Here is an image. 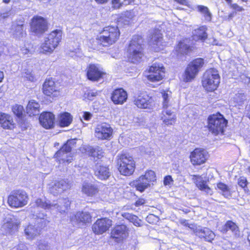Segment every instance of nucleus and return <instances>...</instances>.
<instances>
[{"label":"nucleus","instance_id":"nucleus-1","mask_svg":"<svg viewBox=\"0 0 250 250\" xmlns=\"http://www.w3.org/2000/svg\"><path fill=\"white\" fill-rule=\"evenodd\" d=\"M70 205V202L67 198L60 199L56 201H53L52 203L49 201L39 198L32 202V207L41 208L62 213L65 212L68 209Z\"/></svg>","mask_w":250,"mask_h":250},{"label":"nucleus","instance_id":"nucleus-2","mask_svg":"<svg viewBox=\"0 0 250 250\" xmlns=\"http://www.w3.org/2000/svg\"><path fill=\"white\" fill-rule=\"evenodd\" d=\"M120 35L118 27L109 26L103 29L97 36L96 40L99 44L104 47H108L117 41Z\"/></svg>","mask_w":250,"mask_h":250},{"label":"nucleus","instance_id":"nucleus-3","mask_svg":"<svg viewBox=\"0 0 250 250\" xmlns=\"http://www.w3.org/2000/svg\"><path fill=\"white\" fill-rule=\"evenodd\" d=\"M143 39L139 35H135L130 41L127 49L128 59L133 63L140 62L144 56Z\"/></svg>","mask_w":250,"mask_h":250},{"label":"nucleus","instance_id":"nucleus-4","mask_svg":"<svg viewBox=\"0 0 250 250\" xmlns=\"http://www.w3.org/2000/svg\"><path fill=\"white\" fill-rule=\"evenodd\" d=\"M62 31L56 29L47 34L41 46V51L43 53H51L58 46L62 38Z\"/></svg>","mask_w":250,"mask_h":250},{"label":"nucleus","instance_id":"nucleus-5","mask_svg":"<svg viewBox=\"0 0 250 250\" xmlns=\"http://www.w3.org/2000/svg\"><path fill=\"white\" fill-rule=\"evenodd\" d=\"M220 82V77L218 71L214 68L207 70L204 73L202 81L203 86L208 91L216 89Z\"/></svg>","mask_w":250,"mask_h":250},{"label":"nucleus","instance_id":"nucleus-6","mask_svg":"<svg viewBox=\"0 0 250 250\" xmlns=\"http://www.w3.org/2000/svg\"><path fill=\"white\" fill-rule=\"evenodd\" d=\"M208 122L209 130L215 135H217L220 133L223 134L224 128L228 123L227 120L220 113L209 116Z\"/></svg>","mask_w":250,"mask_h":250},{"label":"nucleus","instance_id":"nucleus-7","mask_svg":"<svg viewBox=\"0 0 250 250\" xmlns=\"http://www.w3.org/2000/svg\"><path fill=\"white\" fill-rule=\"evenodd\" d=\"M28 196L23 190L12 191L8 197L7 203L12 208H21L27 204Z\"/></svg>","mask_w":250,"mask_h":250},{"label":"nucleus","instance_id":"nucleus-8","mask_svg":"<svg viewBox=\"0 0 250 250\" xmlns=\"http://www.w3.org/2000/svg\"><path fill=\"white\" fill-rule=\"evenodd\" d=\"M118 163L119 165L118 169L122 175L128 176L133 174L135 164L133 158L129 154H121Z\"/></svg>","mask_w":250,"mask_h":250},{"label":"nucleus","instance_id":"nucleus-9","mask_svg":"<svg viewBox=\"0 0 250 250\" xmlns=\"http://www.w3.org/2000/svg\"><path fill=\"white\" fill-rule=\"evenodd\" d=\"M204 63V60L202 58H197L191 62L185 70L183 77L184 81L188 82L194 79L203 66Z\"/></svg>","mask_w":250,"mask_h":250},{"label":"nucleus","instance_id":"nucleus-10","mask_svg":"<svg viewBox=\"0 0 250 250\" xmlns=\"http://www.w3.org/2000/svg\"><path fill=\"white\" fill-rule=\"evenodd\" d=\"M156 180L155 172L152 170L146 171L145 175H142L133 183L136 189L143 192L146 189L150 187L151 184Z\"/></svg>","mask_w":250,"mask_h":250},{"label":"nucleus","instance_id":"nucleus-11","mask_svg":"<svg viewBox=\"0 0 250 250\" xmlns=\"http://www.w3.org/2000/svg\"><path fill=\"white\" fill-rule=\"evenodd\" d=\"M31 31L36 36L43 34L48 29L46 20L41 16H34L30 24Z\"/></svg>","mask_w":250,"mask_h":250},{"label":"nucleus","instance_id":"nucleus-12","mask_svg":"<svg viewBox=\"0 0 250 250\" xmlns=\"http://www.w3.org/2000/svg\"><path fill=\"white\" fill-rule=\"evenodd\" d=\"M148 72V80L153 82H158L164 77L165 68L162 64L154 63L149 67Z\"/></svg>","mask_w":250,"mask_h":250},{"label":"nucleus","instance_id":"nucleus-13","mask_svg":"<svg viewBox=\"0 0 250 250\" xmlns=\"http://www.w3.org/2000/svg\"><path fill=\"white\" fill-rule=\"evenodd\" d=\"M112 133V128L106 123L98 124L95 128V136L99 140H109Z\"/></svg>","mask_w":250,"mask_h":250},{"label":"nucleus","instance_id":"nucleus-14","mask_svg":"<svg viewBox=\"0 0 250 250\" xmlns=\"http://www.w3.org/2000/svg\"><path fill=\"white\" fill-rule=\"evenodd\" d=\"M73 143L74 141L73 140L68 141L56 153L55 155V157L58 160L60 163H61V161L67 163L71 162L73 160L72 157H68L67 154L71 151L72 148V146Z\"/></svg>","mask_w":250,"mask_h":250},{"label":"nucleus","instance_id":"nucleus-15","mask_svg":"<svg viewBox=\"0 0 250 250\" xmlns=\"http://www.w3.org/2000/svg\"><path fill=\"white\" fill-rule=\"evenodd\" d=\"M208 158V152L203 148L195 149L190 154V158L193 165H200L204 164Z\"/></svg>","mask_w":250,"mask_h":250},{"label":"nucleus","instance_id":"nucleus-16","mask_svg":"<svg viewBox=\"0 0 250 250\" xmlns=\"http://www.w3.org/2000/svg\"><path fill=\"white\" fill-rule=\"evenodd\" d=\"M71 188V184L67 180L62 179L56 181L49 188V192L54 195H58Z\"/></svg>","mask_w":250,"mask_h":250},{"label":"nucleus","instance_id":"nucleus-17","mask_svg":"<svg viewBox=\"0 0 250 250\" xmlns=\"http://www.w3.org/2000/svg\"><path fill=\"white\" fill-rule=\"evenodd\" d=\"M86 74L88 80L96 82L103 78L105 73L97 65L90 64L87 68Z\"/></svg>","mask_w":250,"mask_h":250},{"label":"nucleus","instance_id":"nucleus-18","mask_svg":"<svg viewBox=\"0 0 250 250\" xmlns=\"http://www.w3.org/2000/svg\"><path fill=\"white\" fill-rule=\"evenodd\" d=\"M10 32L13 37L16 39H20L24 37L26 33L24 21L20 20L14 21L11 26Z\"/></svg>","mask_w":250,"mask_h":250},{"label":"nucleus","instance_id":"nucleus-19","mask_svg":"<svg viewBox=\"0 0 250 250\" xmlns=\"http://www.w3.org/2000/svg\"><path fill=\"white\" fill-rule=\"evenodd\" d=\"M43 93L48 96L56 97L59 94L56 84L52 78L46 80L43 84Z\"/></svg>","mask_w":250,"mask_h":250},{"label":"nucleus","instance_id":"nucleus-20","mask_svg":"<svg viewBox=\"0 0 250 250\" xmlns=\"http://www.w3.org/2000/svg\"><path fill=\"white\" fill-rule=\"evenodd\" d=\"M111 226V221L107 218L98 219L92 226L93 231L97 234L105 232Z\"/></svg>","mask_w":250,"mask_h":250},{"label":"nucleus","instance_id":"nucleus-21","mask_svg":"<svg viewBox=\"0 0 250 250\" xmlns=\"http://www.w3.org/2000/svg\"><path fill=\"white\" fill-rule=\"evenodd\" d=\"M18 224L14 218L5 219L2 226V230L6 235H12L18 231Z\"/></svg>","mask_w":250,"mask_h":250},{"label":"nucleus","instance_id":"nucleus-22","mask_svg":"<svg viewBox=\"0 0 250 250\" xmlns=\"http://www.w3.org/2000/svg\"><path fill=\"white\" fill-rule=\"evenodd\" d=\"M111 236L116 242H121L127 236L126 227L124 225L116 226L111 231Z\"/></svg>","mask_w":250,"mask_h":250},{"label":"nucleus","instance_id":"nucleus-23","mask_svg":"<svg viewBox=\"0 0 250 250\" xmlns=\"http://www.w3.org/2000/svg\"><path fill=\"white\" fill-rule=\"evenodd\" d=\"M153 100L146 93H141L134 100V104L140 108H149L151 106Z\"/></svg>","mask_w":250,"mask_h":250},{"label":"nucleus","instance_id":"nucleus-24","mask_svg":"<svg viewBox=\"0 0 250 250\" xmlns=\"http://www.w3.org/2000/svg\"><path fill=\"white\" fill-rule=\"evenodd\" d=\"M41 125L46 129L52 128L54 125L55 116L51 112H45L42 113L39 118Z\"/></svg>","mask_w":250,"mask_h":250},{"label":"nucleus","instance_id":"nucleus-25","mask_svg":"<svg viewBox=\"0 0 250 250\" xmlns=\"http://www.w3.org/2000/svg\"><path fill=\"white\" fill-rule=\"evenodd\" d=\"M127 94L123 88H118L114 90L112 93L111 100L115 104H122L126 102Z\"/></svg>","mask_w":250,"mask_h":250},{"label":"nucleus","instance_id":"nucleus-26","mask_svg":"<svg viewBox=\"0 0 250 250\" xmlns=\"http://www.w3.org/2000/svg\"><path fill=\"white\" fill-rule=\"evenodd\" d=\"M195 234L201 239L208 242H211L215 238L214 233L207 228H196L194 231Z\"/></svg>","mask_w":250,"mask_h":250},{"label":"nucleus","instance_id":"nucleus-27","mask_svg":"<svg viewBox=\"0 0 250 250\" xmlns=\"http://www.w3.org/2000/svg\"><path fill=\"white\" fill-rule=\"evenodd\" d=\"M71 221L74 225L84 224L89 223L91 220V216L90 213L86 211L77 212L72 217Z\"/></svg>","mask_w":250,"mask_h":250},{"label":"nucleus","instance_id":"nucleus-28","mask_svg":"<svg viewBox=\"0 0 250 250\" xmlns=\"http://www.w3.org/2000/svg\"><path fill=\"white\" fill-rule=\"evenodd\" d=\"M84 149L87 154L95 161L104 157V152L102 148L99 146H86Z\"/></svg>","mask_w":250,"mask_h":250},{"label":"nucleus","instance_id":"nucleus-29","mask_svg":"<svg viewBox=\"0 0 250 250\" xmlns=\"http://www.w3.org/2000/svg\"><path fill=\"white\" fill-rule=\"evenodd\" d=\"M0 126L4 129H13L15 126L13 118L7 114L0 113Z\"/></svg>","mask_w":250,"mask_h":250},{"label":"nucleus","instance_id":"nucleus-30","mask_svg":"<svg viewBox=\"0 0 250 250\" xmlns=\"http://www.w3.org/2000/svg\"><path fill=\"white\" fill-rule=\"evenodd\" d=\"M161 118L166 125H172L175 122L176 116L170 109H165L162 111Z\"/></svg>","mask_w":250,"mask_h":250},{"label":"nucleus","instance_id":"nucleus-31","mask_svg":"<svg viewBox=\"0 0 250 250\" xmlns=\"http://www.w3.org/2000/svg\"><path fill=\"white\" fill-rule=\"evenodd\" d=\"M95 176L101 180H106L111 175L108 167L105 166L97 165L95 169Z\"/></svg>","mask_w":250,"mask_h":250},{"label":"nucleus","instance_id":"nucleus-32","mask_svg":"<svg viewBox=\"0 0 250 250\" xmlns=\"http://www.w3.org/2000/svg\"><path fill=\"white\" fill-rule=\"evenodd\" d=\"M207 30V27L205 25L194 29L192 31L193 39L196 41H201L204 42L208 37Z\"/></svg>","mask_w":250,"mask_h":250},{"label":"nucleus","instance_id":"nucleus-33","mask_svg":"<svg viewBox=\"0 0 250 250\" xmlns=\"http://www.w3.org/2000/svg\"><path fill=\"white\" fill-rule=\"evenodd\" d=\"M82 191L87 196H93L98 192V189L92 183L84 182L82 185Z\"/></svg>","mask_w":250,"mask_h":250},{"label":"nucleus","instance_id":"nucleus-34","mask_svg":"<svg viewBox=\"0 0 250 250\" xmlns=\"http://www.w3.org/2000/svg\"><path fill=\"white\" fill-rule=\"evenodd\" d=\"M195 10L202 15L205 21H211L212 15L208 7L202 5H198L195 6Z\"/></svg>","mask_w":250,"mask_h":250},{"label":"nucleus","instance_id":"nucleus-35","mask_svg":"<svg viewBox=\"0 0 250 250\" xmlns=\"http://www.w3.org/2000/svg\"><path fill=\"white\" fill-rule=\"evenodd\" d=\"M40 105L34 100H31L29 102L27 107V113L30 116H35L38 115L40 112Z\"/></svg>","mask_w":250,"mask_h":250},{"label":"nucleus","instance_id":"nucleus-36","mask_svg":"<svg viewBox=\"0 0 250 250\" xmlns=\"http://www.w3.org/2000/svg\"><path fill=\"white\" fill-rule=\"evenodd\" d=\"M73 117L68 112H64L61 114L59 118V124L61 127L69 126L72 121Z\"/></svg>","mask_w":250,"mask_h":250},{"label":"nucleus","instance_id":"nucleus-37","mask_svg":"<svg viewBox=\"0 0 250 250\" xmlns=\"http://www.w3.org/2000/svg\"><path fill=\"white\" fill-rule=\"evenodd\" d=\"M162 34L161 31L158 29H155L151 35L150 40L151 44L156 45L158 47L162 45Z\"/></svg>","mask_w":250,"mask_h":250},{"label":"nucleus","instance_id":"nucleus-38","mask_svg":"<svg viewBox=\"0 0 250 250\" xmlns=\"http://www.w3.org/2000/svg\"><path fill=\"white\" fill-rule=\"evenodd\" d=\"M40 229L35 228L34 226L30 225L24 229V233L27 238L33 239L40 233Z\"/></svg>","mask_w":250,"mask_h":250},{"label":"nucleus","instance_id":"nucleus-39","mask_svg":"<svg viewBox=\"0 0 250 250\" xmlns=\"http://www.w3.org/2000/svg\"><path fill=\"white\" fill-rule=\"evenodd\" d=\"M188 40L186 39L182 41H180L176 47V51L181 54H187L190 50L191 48L189 44L187 42Z\"/></svg>","mask_w":250,"mask_h":250},{"label":"nucleus","instance_id":"nucleus-40","mask_svg":"<svg viewBox=\"0 0 250 250\" xmlns=\"http://www.w3.org/2000/svg\"><path fill=\"white\" fill-rule=\"evenodd\" d=\"M229 230H230L235 234H237L239 232L238 227L235 223L231 221H227L222 229V231L224 232H226Z\"/></svg>","mask_w":250,"mask_h":250},{"label":"nucleus","instance_id":"nucleus-41","mask_svg":"<svg viewBox=\"0 0 250 250\" xmlns=\"http://www.w3.org/2000/svg\"><path fill=\"white\" fill-rule=\"evenodd\" d=\"M122 216L129 222H132L135 226L137 227L141 226V221L137 216L128 212L123 213Z\"/></svg>","mask_w":250,"mask_h":250},{"label":"nucleus","instance_id":"nucleus-42","mask_svg":"<svg viewBox=\"0 0 250 250\" xmlns=\"http://www.w3.org/2000/svg\"><path fill=\"white\" fill-rule=\"evenodd\" d=\"M100 93V91L95 90L87 89L84 91L83 97L88 100H93Z\"/></svg>","mask_w":250,"mask_h":250},{"label":"nucleus","instance_id":"nucleus-43","mask_svg":"<svg viewBox=\"0 0 250 250\" xmlns=\"http://www.w3.org/2000/svg\"><path fill=\"white\" fill-rule=\"evenodd\" d=\"M217 186L218 188L221 191L222 195L225 197H228L230 195V188L227 185L220 182L217 184Z\"/></svg>","mask_w":250,"mask_h":250},{"label":"nucleus","instance_id":"nucleus-44","mask_svg":"<svg viewBox=\"0 0 250 250\" xmlns=\"http://www.w3.org/2000/svg\"><path fill=\"white\" fill-rule=\"evenodd\" d=\"M196 185L200 190L205 191L207 194L210 195L212 194V191L206 184V182L205 181L203 180L198 181Z\"/></svg>","mask_w":250,"mask_h":250},{"label":"nucleus","instance_id":"nucleus-45","mask_svg":"<svg viewBox=\"0 0 250 250\" xmlns=\"http://www.w3.org/2000/svg\"><path fill=\"white\" fill-rule=\"evenodd\" d=\"M248 182L247 181V178L244 176L240 177L237 179V184L238 185L242 188L244 189L245 192L247 193L249 192V190L247 187V185L248 184Z\"/></svg>","mask_w":250,"mask_h":250},{"label":"nucleus","instance_id":"nucleus-46","mask_svg":"<svg viewBox=\"0 0 250 250\" xmlns=\"http://www.w3.org/2000/svg\"><path fill=\"white\" fill-rule=\"evenodd\" d=\"M170 98V94L166 92L162 93L163 107L164 109H167V108L170 105L169 100Z\"/></svg>","mask_w":250,"mask_h":250},{"label":"nucleus","instance_id":"nucleus-47","mask_svg":"<svg viewBox=\"0 0 250 250\" xmlns=\"http://www.w3.org/2000/svg\"><path fill=\"white\" fill-rule=\"evenodd\" d=\"M12 111L17 117H21L23 114V108L21 105L16 104L13 106Z\"/></svg>","mask_w":250,"mask_h":250},{"label":"nucleus","instance_id":"nucleus-48","mask_svg":"<svg viewBox=\"0 0 250 250\" xmlns=\"http://www.w3.org/2000/svg\"><path fill=\"white\" fill-rule=\"evenodd\" d=\"M45 215L42 214V216H39V218L38 220L37 221V224H41V226L39 227V228H42L44 227L46 225V224L49 222V221L47 220L44 218V217H45Z\"/></svg>","mask_w":250,"mask_h":250},{"label":"nucleus","instance_id":"nucleus-49","mask_svg":"<svg viewBox=\"0 0 250 250\" xmlns=\"http://www.w3.org/2000/svg\"><path fill=\"white\" fill-rule=\"evenodd\" d=\"M22 76L26 78L29 81L33 82L35 79V77L31 72L29 70H26L22 74Z\"/></svg>","mask_w":250,"mask_h":250},{"label":"nucleus","instance_id":"nucleus-50","mask_svg":"<svg viewBox=\"0 0 250 250\" xmlns=\"http://www.w3.org/2000/svg\"><path fill=\"white\" fill-rule=\"evenodd\" d=\"M230 6L235 11V12H242L244 10V9L242 7L239 6L237 3H230Z\"/></svg>","mask_w":250,"mask_h":250},{"label":"nucleus","instance_id":"nucleus-51","mask_svg":"<svg viewBox=\"0 0 250 250\" xmlns=\"http://www.w3.org/2000/svg\"><path fill=\"white\" fill-rule=\"evenodd\" d=\"M38 250H49V246L45 242H41L38 244Z\"/></svg>","mask_w":250,"mask_h":250},{"label":"nucleus","instance_id":"nucleus-52","mask_svg":"<svg viewBox=\"0 0 250 250\" xmlns=\"http://www.w3.org/2000/svg\"><path fill=\"white\" fill-rule=\"evenodd\" d=\"M173 182V180L172 177L170 175H167L166 176L164 180V184L166 186L170 185Z\"/></svg>","mask_w":250,"mask_h":250},{"label":"nucleus","instance_id":"nucleus-53","mask_svg":"<svg viewBox=\"0 0 250 250\" xmlns=\"http://www.w3.org/2000/svg\"><path fill=\"white\" fill-rule=\"evenodd\" d=\"M112 4L114 9H119L122 6V3L120 2V0H112Z\"/></svg>","mask_w":250,"mask_h":250},{"label":"nucleus","instance_id":"nucleus-54","mask_svg":"<svg viewBox=\"0 0 250 250\" xmlns=\"http://www.w3.org/2000/svg\"><path fill=\"white\" fill-rule=\"evenodd\" d=\"M156 219V216L153 214H149L146 218V221L149 223H153V220Z\"/></svg>","mask_w":250,"mask_h":250},{"label":"nucleus","instance_id":"nucleus-55","mask_svg":"<svg viewBox=\"0 0 250 250\" xmlns=\"http://www.w3.org/2000/svg\"><path fill=\"white\" fill-rule=\"evenodd\" d=\"M124 16L125 17L127 18V19H128V20L126 21L127 23H128L129 21V20L133 18V15L132 13L130 11H126L124 14Z\"/></svg>","mask_w":250,"mask_h":250},{"label":"nucleus","instance_id":"nucleus-56","mask_svg":"<svg viewBox=\"0 0 250 250\" xmlns=\"http://www.w3.org/2000/svg\"><path fill=\"white\" fill-rule=\"evenodd\" d=\"M83 119L86 121H88L91 117V114L89 112H84L83 115Z\"/></svg>","mask_w":250,"mask_h":250},{"label":"nucleus","instance_id":"nucleus-57","mask_svg":"<svg viewBox=\"0 0 250 250\" xmlns=\"http://www.w3.org/2000/svg\"><path fill=\"white\" fill-rule=\"evenodd\" d=\"M235 14H236L235 12H232L231 13H230L228 17H225L224 18V19L225 20L229 21L230 20H231L232 19V18L235 16Z\"/></svg>","mask_w":250,"mask_h":250},{"label":"nucleus","instance_id":"nucleus-58","mask_svg":"<svg viewBox=\"0 0 250 250\" xmlns=\"http://www.w3.org/2000/svg\"><path fill=\"white\" fill-rule=\"evenodd\" d=\"M145 203V200L144 199H139L136 202L135 205L136 206H139L144 205Z\"/></svg>","mask_w":250,"mask_h":250},{"label":"nucleus","instance_id":"nucleus-59","mask_svg":"<svg viewBox=\"0 0 250 250\" xmlns=\"http://www.w3.org/2000/svg\"><path fill=\"white\" fill-rule=\"evenodd\" d=\"M25 249V246L24 245L22 244H19L17 248V250H24V249Z\"/></svg>","mask_w":250,"mask_h":250},{"label":"nucleus","instance_id":"nucleus-60","mask_svg":"<svg viewBox=\"0 0 250 250\" xmlns=\"http://www.w3.org/2000/svg\"><path fill=\"white\" fill-rule=\"evenodd\" d=\"M175 1H177L178 3L183 4V5H187V1L186 0H175Z\"/></svg>","mask_w":250,"mask_h":250},{"label":"nucleus","instance_id":"nucleus-61","mask_svg":"<svg viewBox=\"0 0 250 250\" xmlns=\"http://www.w3.org/2000/svg\"><path fill=\"white\" fill-rule=\"evenodd\" d=\"M99 4H104L108 2L109 0H95Z\"/></svg>","mask_w":250,"mask_h":250},{"label":"nucleus","instance_id":"nucleus-62","mask_svg":"<svg viewBox=\"0 0 250 250\" xmlns=\"http://www.w3.org/2000/svg\"><path fill=\"white\" fill-rule=\"evenodd\" d=\"M210 43H211L213 45H221L219 43V41H217V40L216 39H212V42H210Z\"/></svg>","mask_w":250,"mask_h":250},{"label":"nucleus","instance_id":"nucleus-63","mask_svg":"<svg viewBox=\"0 0 250 250\" xmlns=\"http://www.w3.org/2000/svg\"><path fill=\"white\" fill-rule=\"evenodd\" d=\"M134 0H124V3L125 5H128L133 2Z\"/></svg>","mask_w":250,"mask_h":250},{"label":"nucleus","instance_id":"nucleus-64","mask_svg":"<svg viewBox=\"0 0 250 250\" xmlns=\"http://www.w3.org/2000/svg\"><path fill=\"white\" fill-rule=\"evenodd\" d=\"M9 16V13L8 12L1 14V15H0V16L2 18H5L6 17H8Z\"/></svg>","mask_w":250,"mask_h":250}]
</instances>
